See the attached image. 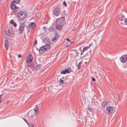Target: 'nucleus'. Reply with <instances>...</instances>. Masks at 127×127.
<instances>
[{
    "label": "nucleus",
    "mask_w": 127,
    "mask_h": 127,
    "mask_svg": "<svg viewBox=\"0 0 127 127\" xmlns=\"http://www.w3.org/2000/svg\"><path fill=\"white\" fill-rule=\"evenodd\" d=\"M43 42L48 44L50 42L49 39L48 38H45L43 41Z\"/></svg>",
    "instance_id": "obj_15"
},
{
    "label": "nucleus",
    "mask_w": 127,
    "mask_h": 127,
    "mask_svg": "<svg viewBox=\"0 0 127 127\" xmlns=\"http://www.w3.org/2000/svg\"><path fill=\"white\" fill-rule=\"evenodd\" d=\"M63 4L65 6H67V5L65 1H64L63 2Z\"/></svg>",
    "instance_id": "obj_30"
},
{
    "label": "nucleus",
    "mask_w": 127,
    "mask_h": 127,
    "mask_svg": "<svg viewBox=\"0 0 127 127\" xmlns=\"http://www.w3.org/2000/svg\"><path fill=\"white\" fill-rule=\"evenodd\" d=\"M33 116V115H32V116H31V117H32Z\"/></svg>",
    "instance_id": "obj_48"
},
{
    "label": "nucleus",
    "mask_w": 127,
    "mask_h": 127,
    "mask_svg": "<svg viewBox=\"0 0 127 127\" xmlns=\"http://www.w3.org/2000/svg\"><path fill=\"white\" fill-rule=\"evenodd\" d=\"M29 27L31 29H34L36 27V24L34 22H31L30 23L29 25Z\"/></svg>",
    "instance_id": "obj_7"
},
{
    "label": "nucleus",
    "mask_w": 127,
    "mask_h": 127,
    "mask_svg": "<svg viewBox=\"0 0 127 127\" xmlns=\"http://www.w3.org/2000/svg\"><path fill=\"white\" fill-rule=\"evenodd\" d=\"M120 60L122 62H125L127 60V55H126L122 56L120 58Z\"/></svg>",
    "instance_id": "obj_8"
},
{
    "label": "nucleus",
    "mask_w": 127,
    "mask_h": 127,
    "mask_svg": "<svg viewBox=\"0 0 127 127\" xmlns=\"http://www.w3.org/2000/svg\"><path fill=\"white\" fill-rule=\"evenodd\" d=\"M29 66L30 67H33L34 66V64L33 63L32 64L30 65H29Z\"/></svg>",
    "instance_id": "obj_33"
},
{
    "label": "nucleus",
    "mask_w": 127,
    "mask_h": 127,
    "mask_svg": "<svg viewBox=\"0 0 127 127\" xmlns=\"http://www.w3.org/2000/svg\"><path fill=\"white\" fill-rule=\"evenodd\" d=\"M83 52H82L80 54L81 55H82L83 54Z\"/></svg>",
    "instance_id": "obj_44"
},
{
    "label": "nucleus",
    "mask_w": 127,
    "mask_h": 127,
    "mask_svg": "<svg viewBox=\"0 0 127 127\" xmlns=\"http://www.w3.org/2000/svg\"><path fill=\"white\" fill-rule=\"evenodd\" d=\"M13 24L14 26V27H16L17 26V24H16V23L15 22Z\"/></svg>",
    "instance_id": "obj_39"
},
{
    "label": "nucleus",
    "mask_w": 127,
    "mask_h": 127,
    "mask_svg": "<svg viewBox=\"0 0 127 127\" xmlns=\"http://www.w3.org/2000/svg\"><path fill=\"white\" fill-rule=\"evenodd\" d=\"M59 82L60 84H63L64 83V81L61 79H60L59 81Z\"/></svg>",
    "instance_id": "obj_27"
},
{
    "label": "nucleus",
    "mask_w": 127,
    "mask_h": 127,
    "mask_svg": "<svg viewBox=\"0 0 127 127\" xmlns=\"http://www.w3.org/2000/svg\"><path fill=\"white\" fill-rule=\"evenodd\" d=\"M1 97H0V102H1Z\"/></svg>",
    "instance_id": "obj_43"
},
{
    "label": "nucleus",
    "mask_w": 127,
    "mask_h": 127,
    "mask_svg": "<svg viewBox=\"0 0 127 127\" xmlns=\"http://www.w3.org/2000/svg\"><path fill=\"white\" fill-rule=\"evenodd\" d=\"M23 120H24V121L27 124H28V123L26 119L24 118L23 119Z\"/></svg>",
    "instance_id": "obj_38"
},
{
    "label": "nucleus",
    "mask_w": 127,
    "mask_h": 127,
    "mask_svg": "<svg viewBox=\"0 0 127 127\" xmlns=\"http://www.w3.org/2000/svg\"><path fill=\"white\" fill-rule=\"evenodd\" d=\"M8 44V41L7 40L5 39V40L4 45L6 47H7Z\"/></svg>",
    "instance_id": "obj_19"
},
{
    "label": "nucleus",
    "mask_w": 127,
    "mask_h": 127,
    "mask_svg": "<svg viewBox=\"0 0 127 127\" xmlns=\"http://www.w3.org/2000/svg\"><path fill=\"white\" fill-rule=\"evenodd\" d=\"M66 40L69 42V43L70 42H71L69 40V38H67L66 39Z\"/></svg>",
    "instance_id": "obj_40"
},
{
    "label": "nucleus",
    "mask_w": 127,
    "mask_h": 127,
    "mask_svg": "<svg viewBox=\"0 0 127 127\" xmlns=\"http://www.w3.org/2000/svg\"><path fill=\"white\" fill-rule=\"evenodd\" d=\"M65 19L64 17H62L58 19L56 21V24L63 25L65 23Z\"/></svg>",
    "instance_id": "obj_3"
},
{
    "label": "nucleus",
    "mask_w": 127,
    "mask_h": 127,
    "mask_svg": "<svg viewBox=\"0 0 127 127\" xmlns=\"http://www.w3.org/2000/svg\"><path fill=\"white\" fill-rule=\"evenodd\" d=\"M14 23V22L13 20H12L10 21V23L12 24H13Z\"/></svg>",
    "instance_id": "obj_32"
},
{
    "label": "nucleus",
    "mask_w": 127,
    "mask_h": 127,
    "mask_svg": "<svg viewBox=\"0 0 127 127\" xmlns=\"http://www.w3.org/2000/svg\"><path fill=\"white\" fill-rule=\"evenodd\" d=\"M57 38L56 37H55L53 38L52 39V41L53 42H55L57 41Z\"/></svg>",
    "instance_id": "obj_24"
},
{
    "label": "nucleus",
    "mask_w": 127,
    "mask_h": 127,
    "mask_svg": "<svg viewBox=\"0 0 127 127\" xmlns=\"http://www.w3.org/2000/svg\"><path fill=\"white\" fill-rule=\"evenodd\" d=\"M34 112H38V109L37 106H36L34 109Z\"/></svg>",
    "instance_id": "obj_22"
},
{
    "label": "nucleus",
    "mask_w": 127,
    "mask_h": 127,
    "mask_svg": "<svg viewBox=\"0 0 127 127\" xmlns=\"http://www.w3.org/2000/svg\"><path fill=\"white\" fill-rule=\"evenodd\" d=\"M45 51V49L44 46H42L40 47L39 49V52L40 54L42 53Z\"/></svg>",
    "instance_id": "obj_12"
},
{
    "label": "nucleus",
    "mask_w": 127,
    "mask_h": 127,
    "mask_svg": "<svg viewBox=\"0 0 127 127\" xmlns=\"http://www.w3.org/2000/svg\"><path fill=\"white\" fill-rule=\"evenodd\" d=\"M10 6L11 8L13 9H16L18 7L16 6L15 4H14L12 2L10 3Z\"/></svg>",
    "instance_id": "obj_13"
},
{
    "label": "nucleus",
    "mask_w": 127,
    "mask_h": 127,
    "mask_svg": "<svg viewBox=\"0 0 127 127\" xmlns=\"http://www.w3.org/2000/svg\"><path fill=\"white\" fill-rule=\"evenodd\" d=\"M14 83L13 82H12L11 83V85L10 86V87H11L12 88H13L14 87Z\"/></svg>",
    "instance_id": "obj_26"
},
{
    "label": "nucleus",
    "mask_w": 127,
    "mask_h": 127,
    "mask_svg": "<svg viewBox=\"0 0 127 127\" xmlns=\"http://www.w3.org/2000/svg\"><path fill=\"white\" fill-rule=\"evenodd\" d=\"M64 12H65V10H64Z\"/></svg>",
    "instance_id": "obj_49"
},
{
    "label": "nucleus",
    "mask_w": 127,
    "mask_h": 127,
    "mask_svg": "<svg viewBox=\"0 0 127 127\" xmlns=\"http://www.w3.org/2000/svg\"><path fill=\"white\" fill-rule=\"evenodd\" d=\"M44 47L45 49V51L49 50L51 48L50 46L48 44H47L45 45Z\"/></svg>",
    "instance_id": "obj_11"
},
{
    "label": "nucleus",
    "mask_w": 127,
    "mask_h": 127,
    "mask_svg": "<svg viewBox=\"0 0 127 127\" xmlns=\"http://www.w3.org/2000/svg\"><path fill=\"white\" fill-rule=\"evenodd\" d=\"M41 66V64L39 65H38L37 66L38 67H40Z\"/></svg>",
    "instance_id": "obj_41"
},
{
    "label": "nucleus",
    "mask_w": 127,
    "mask_h": 127,
    "mask_svg": "<svg viewBox=\"0 0 127 127\" xmlns=\"http://www.w3.org/2000/svg\"><path fill=\"white\" fill-rule=\"evenodd\" d=\"M88 109L91 112H92V108L90 107H88Z\"/></svg>",
    "instance_id": "obj_29"
},
{
    "label": "nucleus",
    "mask_w": 127,
    "mask_h": 127,
    "mask_svg": "<svg viewBox=\"0 0 127 127\" xmlns=\"http://www.w3.org/2000/svg\"><path fill=\"white\" fill-rule=\"evenodd\" d=\"M56 29L59 30H61L62 28V25L56 24Z\"/></svg>",
    "instance_id": "obj_14"
},
{
    "label": "nucleus",
    "mask_w": 127,
    "mask_h": 127,
    "mask_svg": "<svg viewBox=\"0 0 127 127\" xmlns=\"http://www.w3.org/2000/svg\"><path fill=\"white\" fill-rule=\"evenodd\" d=\"M91 79L93 81H95V79L93 76L91 77Z\"/></svg>",
    "instance_id": "obj_31"
},
{
    "label": "nucleus",
    "mask_w": 127,
    "mask_h": 127,
    "mask_svg": "<svg viewBox=\"0 0 127 127\" xmlns=\"http://www.w3.org/2000/svg\"><path fill=\"white\" fill-rule=\"evenodd\" d=\"M113 108L111 106H108L107 107L106 110V113L108 114H110L112 113L113 111Z\"/></svg>",
    "instance_id": "obj_6"
},
{
    "label": "nucleus",
    "mask_w": 127,
    "mask_h": 127,
    "mask_svg": "<svg viewBox=\"0 0 127 127\" xmlns=\"http://www.w3.org/2000/svg\"><path fill=\"white\" fill-rule=\"evenodd\" d=\"M124 22L127 25V18L125 19Z\"/></svg>",
    "instance_id": "obj_34"
},
{
    "label": "nucleus",
    "mask_w": 127,
    "mask_h": 127,
    "mask_svg": "<svg viewBox=\"0 0 127 127\" xmlns=\"http://www.w3.org/2000/svg\"><path fill=\"white\" fill-rule=\"evenodd\" d=\"M92 44H90V45H89V46H91V45H92Z\"/></svg>",
    "instance_id": "obj_46"
},
{
    "label": "nucleus",
    "mask_w": 127,
    "mask_h": 127,
    "mask_svg": "<svg viewBox=\"0 0 127 127\" xmlns=\"http://www.w3.org/2000/svg\"><path fill=\"white\" fill-rule=\"evenodd\" d=\"M22 55L20 54H19L18 55V58H21L22 57Z\"/></svg>",
    "instance_id": "obj_35"
},
{
    "label": "nucleus",
    "mask_w": 127,
    "mask_h": 127,
    "mask_svg": "<svg viewBox=\"0 0 127 127\" xmlns=\"http://www.w3.org/2000/svg\"><path fill=\"white\" fill-rule=\"evenodd\" d=\"M108 102L107 101H104L102 103L101 106L102 107H105L106 106L108 105Z\"/></svg>",
    "instance_id": "obj_16"
},
{
    "label": "nucleus",
    "mask_w": 127,
    "mask_h": 127,
    "mask_svg": "<svg viewBox=\"0 0 127 127\" xmlns=\"http://www.w3.org/2000/svg\"><path fill=\"white\" fill-rule=\"evenodd\" d=\"M70 71L68 69H66L63 70L62 72H61V74H65L67 73H70Z\"/></svg>",
    "instance_id": "obj_10"
},
{
    "label": "nucleus",
    "mask_w": 127,
    "mask_h": 127,
    "mask_svg": "<svg viewBox=\"0 0 127 127\" xmlns=\"http://www.w3.org/2000/svg\"><path fill=\"white\" fill-rule=\"evenodd\" d=\"M64 16H65L66 18H67V19H68L69 18V16L68 15H65V14H64Z\"/></svg>",
    "instance_id": "obj_37"
},
{
    "label": "nucleus",
    "mask_w": 127,
    "mask_h": 127,
    "mask_svg": "<svg viewBox=\"0 0 127 127\" xmlns=\"http://www.w3.org/2000/svg\"><path fill=\"white\" fill-rule=\"evenodd\" d=\"M120 23L121 24V25H123L124 24V23H123L122 22H120Z\"/></svg>",
    "instance_id": "obj_42"
},
{
    "label": "nucleus",
    "mask_w": 127,
    "mask_h": 127,
    "mask_svg": "<svg viewBox=\"0 0 127 127\" xmlns=\"http://www.w3.org/2000/svg\"><path fill=\"white\" fill-rule=\"evenodd\" d=\"M27 13L25 12H19L17 15V18L20 21L24 20L27 17Z\"/></svg>",
    "instance_id": "obj_1"
},
{
    "label": "nucleus",
    "mask_w": 127,
    "mask_h": 127,
    "mask_svg": "<svg viewBox=\"0 0 127 127\" xmlns=\"http://www.w3.org/2000/svg\"><path fill=\"white\" fill-rule=\"evenodd\" d=\"M20 23L21 24L19 26L18 29V33L19 34H21L23 32L25 28V22H24L22 23H21V22H20Z\"/></svg>",
    "instance_id": "obj_2"
},
{
    "label": "nucleus",
    "mask_w": 127,
    "mask_h": 127,
    "mask_svg": "<svg viewBox=\"0 0 127 127\" xmlns=\"http://www.w3.org/2000/svg\"><path fill=\"white\" fill-rule=\"evenodd\" d=\"M61 12V10L60 8L58 7L55 9L54 11L53 12V14L56 16H59Z\"/></svg>",
    "instance_id": "obj_5"
},
{
    "label": "nucleus",
    "mask_w": 127,
    "mask_h": 127,
    "mask_svg": "<svg viewBox=\"0 0 127 127\" xmlns=\"http://www.w3.org/2000/svg\"><path fill=\"white\" fill-rule=\"evenodd\" d=\"M39 51V49H38V48H36Z\"/></svg>",
    "instance_id": "obj_45"
},
{
    "label": "nucleus",
    "mask_w": 127,
    "mask_h": 127,
    "mask_svg": "<svg viewBox=\"0 0 127 127\" xmlns=\"http://www.w3.org/2000/svg\"><path fill=\"white\" fill-rule=\"evenodd\" d=\"M90 46H88L84 47L83 48V51H85L86 50L90 48Z\"/></svg>",
    "instance_id": "obj_23"
},
{
    "label": "nucleus",
    "mask_w": 127,
    "mask_h": 127,
    "mask_svg": "<svg viewBox=\"0 0 127 127\" xmlns=\"http://www.w3.org/2000/svg\"><path fill=\"white\" fill-rule=\"evenodd\" d=\"M62 78L64 79V78L63 77H62Z\"/></svg>",
    "instance_id": "obj_47"
},
{
    "label": "nucleus",
    "mask_w": 127,
    "mask_h": 127,
    "mask_svg": "<svg viewBox=\"0 0 127 127\" xmlns=\"http://www.w3.org/2000/svg\"><path fill=\"white\" fill-rule=\"evenodd\" d=\"M83 62L82 61L81 62H80L79 63L77 64V68L78 69H79L81 68V63Z\"/></svg>",
    "instance_id": "obj_21"
},
{
    "label": "nucleus",
    "mask_w": 127,
    "mask_h": 127,
    "mask_svg": "<svg viewBox=\"0 0 127 127\" xmlns=\"http://www.w3.org/2000/svg\"><path fill=\"white\" fill-rule=\"evenodd\" d=\"M29 127H34V124L32 123H30L29 124H28Z\"/></svg>",
    "instance_id": "obj_25"
},
{
    "label": "nucleus",
    "mask_w": 127,
    "mask_h": 127,
    "mask_svg": "<svg viewBox=\"0 0 127 127\" xmlns=\"http://www.w3.org/2000/svg\"><path fill=\"white\" fill-rule=\"evenodd\" d=\"M21 74L23 77H27V73L26 71H23L21 73Z\"/></svg>",
    "instance_id": "obj_18"
},
{
    "label": "nucleus",
    "mask_w": 127,
    "mask_h": 127,
    "mask_svg": "<svg viewBox=\"0 0 127 127\" xmlns=\"http://www.w3.org/2000/svg\"><path fill=\"white\" fill-rule=\"evenodd\" d=\"M33 58L32 56L30 55L26 59V62L27 63H31L32 61Z\"/></svg>",
    "instance_id": "obj_9"
},
{
    "label": "nucleus",
    "mask_w": 127,
    "mask_h": 127,
    "mask_svg": "<svg viewBox=\"0 0 127 127\" xmlns=\"http://www.w3.org/2000/svg\"><path fill=\"white\" fill-rule=\"evenodd\" d=\"M37 41L35 40L34 41L33 44H34V45H35L37 44Z\"/></svg>",
    "instance_id": "obj_36"
},
{
    "label": "nucleus",
    "mask_w": 127,
    "mask_h": 127,
    "mask_svg": "<svg viewBox=\"0 0 127 127\" xmlns=\"http://www.w3.org/2000/svg\"><path fill=\"white\" fill-rule=\"evenodd\" d=\"M4 33L6 35V36H8L10 37H12L14 36V34L13 33L12 31L10 30H8L7 31H5Z\"/></svg>",
    "instance_id": "obj_4"
},
{
    "label": "nucleus",
    "mask_w": 127,
    "mask_h": 127,
    "mask_svg": "<svg viewBox=\"0 0 127 127\" xmlns=\"http://www.w3.org/2000/svg\"><path fill=\"white\" fill-rule=\"evenodd\" d=\"M72 43V42H70L68 44H67V45H66V46H65V47H67L68 46H70L71 44Z\"/></svg>",
    "instance_id": "obj_28"
},
{
    "label": "nucleus",
    "mask_w": 127,
    "mask_h": 127,
    "mask_svg": "<svg viewBox=\"0 0 127 127\" xmlns=\"http://www.w3.org/2000/svg\"><path fill=\"white\" fill-rule=\"evenodd\" d=\"M0 95V96H1V95Z\"/></svg>",
    "instance_id": "obj_50"
},
{
    "label": "nucleus",
    "mask_w": 127,
    "mask_h": 127,
    "mask_svg": "<svg viewBox=\"0 0 127 127\" xmlns=\"http://www.w3.org/2000/svg\"><path fill=\"white\" fill-rule=\"evenodd\" d=\"M20 1V0H13V2L16 4L19 3Z\"/></svg>",
    "instance_id": "obj_20"
},
{
    "label": "nucleus",
    "mask_w": 127,
    "mask_h": 127,
    "mask_svg": "<svg viewBox=\"0 0 127 127\" xmlns=\"http://www.w3.org/2000/svg\"><path fill=\"white\" fill-rule=\"evenodd\" d=\"M125 19V16L124 15H122L119 17V20L120 21H123Z\"/></svg>",
    "instance_id": "obj_17"
}]
</instances>
